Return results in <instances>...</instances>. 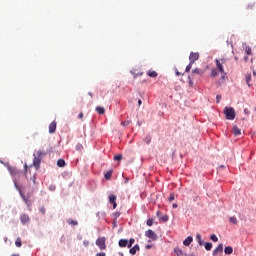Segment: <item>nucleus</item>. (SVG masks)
<instances>
[{"mask_svg": "<svg viewBox=\"0 0 256 256\" xmlns=\"http://www.w3.org/2000/svg\"><path fill=\"white\" fill-rule=\"evenodd\" d=\"M43 155H45L43 153V151L38 150L35 154H34V159H33V166L38 169L41 165V157H43Z\"/></svg>", "mask_w": 256, "mask_h": 256, "instance_id": "1", "label": "nucleus"}, {"mask_svg": "<svg viewBox=\"0 0 256 256\" xmlns=\"http://www.w3.org/2000/svg\"><path fill=\"white\" fill-rule=\"evenodd\" d=\"M224 115L228 121H233L235 119V108L233 107H225L224 108Z\"/></svg>", "mask_w": 256, "mask_h": 256, "instance_id": "2", "label": "nucleus"}, {"mask_svg": "<svg viewBox=\"0 0 256 256\" xmlns=\"http://www.w3.org/2000/svg\"><path fill=\"white\" fill-rule=\"evenodd\" d=\"M96 245L99 247L101 251H104V249H107V245L105 244V237H99L96 240Z\"/></svg>", "mask_w": 256, "mask_h": 256, "instance_id": "3", "label": "nucleus"}, {"mask_svg": "<svg viewBox=\"0 0 256 256\" xmlns=\"http://www.w3.org/2000/svg\"><path fill=\"white\" fill-rule=\"evenodd\" d=\"M221 255H223V244H219L213 251V256H221Z\"/></svg>", "mask_w": 256, "mask_h": 256, "instance_id": "4", "label": "nucleus"}, {"mask_svg": "<svg viewBox=\"0 0 256 256\" xmlns=\"http://www.w3.org/2000/svg\"><path fill=\"white\" fill-rule=\"evenodd\" d=\"M199 60V53H194V52H191L190 53V56H189V61L190 63H195V61H198Z\"/></svg>", "mask_w": 256, "mask_h": 256, "instance_id": "5", "label": "nucleus"}, {"mask_svg": "<svg viewBox=\"0 0 256 256\" xmlns=\"http://www.w3.org/2000/svg\"><path fill=\"white\" fill-rule=\"evenodd\" d=\"M146 237L149 239H152V241H155L157 239V234L153 232V230H148L145 232Z\"/></svg>", "mask_w": 256, "mask_h": 256, "instance_id": "6", "label": "nucleus"}, {"mask_svg": "<svg viewBox=\"0 0 256 256\" xmlns=\"http://www.w3.org/2000/svg\"><path fill=\"white\" fill-rule=\"evenodd\" d=\"M117 196L110 195L109 196V202L113 204V209H117Z\"/></svg>", "mask_w": 256, "mask_h": 256, "instance_id": "7", "label": "nucleus"}, {"mask_svg": "<svg viewBox=\"0 0 256 256\" xmlns=\"http://www.w3.org/2000/svg\"><path fill=\"white\" fill-rule=\"evenodd\" d=\"M20 221H21V223H22L23 225L29 223V221H30L29 215H27V214H22V215L20 216Z\"/></svg>", "mask_w": 256, "mask_h": 256, "instance_id": "8", "label": "nucleus"}, {"mask_svg": "<svg viewBox=\"0 0 256 256\" xmlns=\"http://www.w3.org/2000/svg\"><path fill=\"white\" fill-rule=\"evenodd\" d=\"M8 171L10 173V175L15 176V175H19V170H17V168L13 167V166H8Z\"/></svg>", "mask_w": 256, "mask_h": 256, "instance_id": "9", "label": "nucleus"}, {"mask_svg": "<svg viewBox=\"0 0 256 256\" xmlns=\"http://www.w3.org/2000/svg\"><path fill=\"white\" fill-rule=\"evenodd\" d=\"M157 217H159L160 221H162L163 223H167V221H169V216L168 215H163L161 216V212H157Z\"/></svg>", "mask_w": 256, "mask_h": 256, "instance_id": "10", "label": "nucleus"}, {"mask_svg": "<svg viewBox=\"0 0 256 256\" xmlns=\"http://www.w3.org/2000/svg\"><path fill=\"white\" fill-rule=\"evenodd\" d=\"M55 131H57V122L53 121L49 125V133H55Z\"/></svg>", "mask_w": 256, "mask_h": 256, "instance_id": "11", "label": "nucleus"}, {"mask_svg": "<svg viewBox=\"0 0 256 256\" xmlns=\"http://www.w3.org/2000/svg\"><path fill=\"white\" fill-rule=\"evenodd\" d=\"M243 50L245 51L246 55H252L251 47L247 45V43L243 44Z\"/></svg>", "mask_w": 256, "mask_h": 256, "instance_id": "12", "label": "nucleus"}, {"mask_svg": "<svg viewBox=\"0 0 256 256\" xmlns=\"http://www.w3.org/2000/svg\"><path fill=\"white\" fill-rule=\"evenodd\" d=\"M216 62V67L220 73H225V69L223 68V65L219 60H215Z\"/></svg>", "mask_w": 256, "mask_h": 256, "instance_id": "13", "label": "nucleus"}, {"mask_svg": "<svg viewBox=\"0 0 256 256\" xmlns=\"http://www.w3.org/2000/svg\"><path fill=\"white\" fill-rule=\"evenodd\" d=\"M191 243H193V237L188 236L184 241H183V245H185V247H189V245H191Z\"/></svg>", "mask_w": 256, "mask_h": 256, "instance_id": "14", "label": "nucleus"}, {"mask_svg": "<svg viewBox=\"0 0 256 256\" xmlns=\"http://www.w3.org/2000/svg\"><path fill=\"white\" fill-rule=\"evenodd\" d=\"M95 111L98 113V115H105V108L101 106H97L95 108Z\"/></svg>", "mask_w": 256, "mask_h": 256, "instance_id": "15", "label": "nucleus"}, {"mask_svg": "<svg viewBox=\"0 0 256 256\" xmlns=\"http://www.w3.org/2000/svg\"><path fill=\"white\" fill-rule=\"evenodd\" d=\"M174 253L177 256H183V255L187 256V254L183 253V250H181V248H179V247L174 248Z\"/></svg>", "mask_w": 256, "mask_h": 256, "instance_id": "16", "label": "nucleus"}, {"mask_svg": "<svg viewBox=\"0 0 256 256\" xmlns=\"http://www.w3.org/2000/svg\"><path fill=\"white\" fill-rule=\"evenodd\" d=\"M128 243H129V240H127V239H121V240L119 241V247H127Z\"/></svg>", "mask_w": 256, "mask_h": 256, "instance_id": "17", "label": "nucleus"}, {"mask_svg": "<svg viewBox=\"0 0 256 256\" xmlns=\"http://www.w3.org/2000/svg\"><path fill=\"white\" fill-rule=\"evenodd\" d=\"M104 177H105V179H106L107 181H109V180L111 179V177H113V170H110V171L106 172V173L104 174Z\"/></svg>", "mask_w": 256, "mask_h": 256, "instance_id": "18", "label": "nucleus"}, {"mask_svg": "<svg viewBox=\"0 0 256 256\" xmlns=\"http://www.w3.org/2000/svg\"><path fill=\"white\" fill-rule=\"evenodd\" d=\"M137 251H139V245H135L133 248H131L130 250H129V253L131 254V255H135V253H137Z\"/></svg>", "mask_w": 256, "mask_h": 256, "instance_id": "19", "label": "nucleus"}, {"mask_svg": "<svg viewBox=\"0 0 256 256\" xmlns=\"http://www.w3.org/2000/svg\"><path fill=\"white\" fill-rule=\"evenodd\" d=\"M224 253L225 255H231L233 253V247L231 246L225 247Z\"/></svg>", "mask_w": 256, "mask_h": 256, "instance_id": "20", "label": "nucleus"}, {"mask_svg": "<svg viewBox=\"0 0 256 256\" xmlns=\"http://www.w3.org/2000/svg\"><path fill=\"white\" fill-rule=\"evenodd\" d=\"M233 134L237 137L238 135H241V129L239 127L234 126L233 127Z\"/></svg>", "mask_w": 256, "mask_h": 256, "instance_id": "21", "label": "nucleus"}, {"mask_svg": "<svg viewBox=\"0 0 256 256\" xmlns=\"http://www.w3.org/2000/svg\"><path fill=\"white\" fill-rule=\"evenodd\" d=\"M212 248H213V244L211 242H206L205 243L206 251H211Z\"/></svg>", "mask_w": 256, "mask_h": 256, "instance_id": "22", "label": "nucleus"}, {"mask_svg": "<svg viewBox=\"0 0 256 256\" xmlns=\"http://www.w3.org/2000/svg\"><path fill=\"white\" fill-rule=\"evenodd\" d=\"M57 165H58L59 167H65V160H64V159H59V160L57 161Z\"/></svg>", "mask_w": 256, "mask_h": 256, "instance_id": "23", "label": "nucleus"}, {"mask_svg": "<svg viewBox=\"0 0 256 256\" xmlns=\"http://www.w3.org/2000/svg\"><path fill=\"white\" fill-rule=\"evenodd\" d=\"M196 239H197L199 245L202 246L203 245V240L201 239V234H197Z\"/></svg>", "mask_w": 256, "mask_h": 256, "instance_id": "24", "label": "nucleus"}, {"mask_svg": "<svg viewBox=\"0 0 256 256\" xmlns=\"http://www.w3.org/2000/svg\"><path fill=\"white\" fill-rule=\"evenodd\" d=\"M67 223H68V225H74V226L79 225V223H78L77 221L71 220V219H69V220L67 221Z\"/></svg>", "mask_w": 256, "mask_h": 256, "instance_id": "25", "label": "nucleus"}, {"mask_svg": "<svg viewBox=\"0 0 256 256\" xmlns=\"http://www.w3.org/2000/svg\"><path fill=\"white\" fill-rule=\"evenodd\" d=\"M210 239H211L212 241H214V243H217V241H219V238H217V235H215V234H212V235L210 236Z\"/></svg>", "mask_w": 256, "mask_h": 256, "instance_id": "26", "label": "nucleus"}, {"mask_svg": "<svg viewBox=\"0 0 256 256\" xmlns=\"http://www.w3.org/2000/svg\"><path fill=\"white\" fill-rule=\"evenodd\" d=\"M15 245H16V247H21L22 243H21V238H20V237H18V238L16 239Z\"/></svg>", "mask_w": 256, "mask_h": 256, "instance_id": "27", "label": "nucleus"}, {"mask_svg": "<svg viewBox=\"0 0 256 256\" xmlns=\"http://www.w3.org/2000/svg\"><path fill=\"white\" fill-rule=\"evenodd\" d=\"M123 159V155L118 154L114 157V161H121Z\"/></svg>", "mask_w": 256, "mask_h": 256, "instance_id": "28", "label": "nucleus"}, {"mask_svg": "<svg viewBox=\"0 0 256 256\" xmlns=\"http://www.w3.org/2000/svg\"><path fill=\"white\" fill-rule=\"evenodd\" d=\"M246 83H247L248 87H251V84H249V83H251V74L246 76Z\"/></svg>", "mask_w": 256, "mask_h": 256, "instance_id": "29", "label": "nucleus"}, {"mask_svg": "<svg viewBox=\"0 0 256 256\" xmlns=\"http://www.w3.org/2000/svg\"><path fill=\"white\" fill-rule=\"evenodd\" d=\"M149 77H157V72L155 71H149L148 72Z\"/></svg>", "mask_w": 256, "mask_h": 256, "instance_id": "30", "label": "nucleus"}, {"mask_svg": "<svg viewBox=\"0 0 256 256\" xmlns=\"http://www.w3.org/2000/svg\"><path fill=\"white\" fill-rule=\"evenodd\" d=\"M230 223H233L234 225H237V218L236 217H230Z\"/></svg>", "mask_w": 256, "mask_h": 256, "instance_id": "31", "label": "nucleus"}, {"mask_svg": "<svg viewBox=\"0 0 256 256\" xmlns=\"http://www.w3.org/2000/svg\"><path fill=\"white\" fill-rule=\"evenodd\" d=\"M192 67H193V63L190 62L189 65L186 67V73H189Z\"/></svg>", "mask_w": 256, "mask_h": 256, "instance_id": "32", "label": "nucleus"}, {"mask_svg": "<svg viewBox=\"0 0 256 256\" xmlns=\"http://www.w3.org/2000/svg\"><path fill=\"white\" fill-rule=\"evenodd\" d=\"M219 73H217V70H212L211 77H217Z\"/></svg>", "mask_w": 256, "mask_h": 256, "instance_id": "33", "label": "nucleus"}, {"mask_svg": "<svg viewBox=\"0 0 256 256\" xmlns=\"http://www.w3.org/2000/svg\"><path fill=\"white\" fill-rule=\"evenodd\" d=\"M147 225H148V227H151L153 225V219H148Z\"/></svg>", "mask_w": 256, "mask_h": 256, "instance_id": "34", "label": "nucleus"}, {"mask_svg": "<svg viewBox=\"0 0 256 256\" xmlns=\"http://www.w3.org/2000/svg\"><path fill=\"white\" fill-rule=\"evenodd\" d=\"M192 73H196L197 75H199L201 73V70L199 68H196L192 71Z\"/></svg>", "mask_w": 256, "mask_h": 256, "instance_id": "35", "label": "nucleus"}, {"mask_svg": "<svg viewBox=\"0 0 256 256\" xmlns=\"http://www.w3.org/2000/svg\"><path fill=\"white\" fill-rule=\"evenodd\" d=\"M83 245L84 247H89V240H84Z\"/></svg>", "mask_w": 256, "mask_h": 256, "instance_id": "36", "label": "nucleus"}, {"mask_svg": "<svg viewBox=\"0 0 256 256\" xmlns=\"http://www.w3.org/2000/svg\"><path fill=\"white\" fill-rule=\"evenodd\" d=\"M221 101V94H218L216 96V103H219Z\"/></svg>", "mask_w": 256, "mask_h": 256, "instance_id": "37", "label": "nucleus"}, {"mask_svg": "<svg viewBox=\"0 0 256 256\" xmlns=\"http://www.w3.org/2000/svg\"><path fill=\"white\" fill-rule=\"evenodd\" d=\"M169 201H175V194H171V195H170Z\"/></svg>", "mask_w": 256, "mask_h": 256, "instance_id": "38", "label": "nucleus"}, {"mask_svg": "<svg viewBox=\"0 0 256 256\" xmlns=\"http://www.w3.org/2000/svg\"><path fill=\"white\" fill-rule=\"evenodd\" d=\"M45 211H46V210H45V207H41V208H40V213H42V215H45Z\"/></svg>", "mask_w": 256, "mask_h": 256, "instance_id": "39", "label": "nucleus"}, {"mask_svg": "<svg viewBox=\"0 0 256 256\" xmlns=\"http://www.w3.org/2000/svg\"><path fill=\"white\" fill-rule=\"evenodd\" d=\"M14 185H15V187H16V189H17L18 191H21V188H19V186L17 185V181H15V180H14Z\"/></svg>", "mask_w": 256, "mask_h": 256, "instance_id": "40", "label": "nucleus"}, {"mask_svg": "<svg viewBox=\"0 0 256 256\" xmlns=\"http://www.w3.org/2000/svg\"><path fill=\"white\" fill-rule=\"evenodd\" d=\"M133 243H135V239H130L129 240V247H131V245H133Z\"/></svg>", "mask_w": 256, "mask_h": 256, "instance_id": "41", "label": "nucleus"}, {"mask_svg": "<svg viewBox=\"0 0 256 256\" xmlns=\"http://www.w3.org/2000/svg\"><path fill=\"white\" fill-rule=\"evenodd\" d=\"M76 149H78L79 151H81V150L83 149V146L78 144V145L76 146Z\"/></svg>", "mask_w": 256, "mask_h": 256, "instance_id": "42", "label": "nucleus"}, {"mask_svg": "<svg viewBox=\"0 0 256 256\" xmlns=\"http://www.w3.org/2000/svg\"><path fill=\"white\" fill-rule=\"evenodd\" d=\"M145 142L146 143H151V137H146Z\"/></svg>", "mask_w": 256, "mask_h": 256, "instance_id": "43", "label": "nucleus"}, {"mask_svg": "<svg viewBox=\"0 0 256 256\" xmlns=\"http://www.w3.org/2000/svg\"><path fill=\"white\" fill-rule=\"evenodd\" d=\"M78 119H83V112H80V113H79Z\"/></svg>", "mask_w": 256, "mask_h": 256, "instance_id": "44", "label": "nucleus"}, {"mask_svg": "<svg viewBox=\"0 0 256 256\" xmlns=\"http://www.w3.org/2000/svg\"><path fill=\"white\" fill-rule=\"evenodd\" d=\"M60 241H61V243H65V236H62V237L60 238Z\"/></svg>", "mask_w": 256, "mask_h": 256, "instance_id": "45", "label": "nucleus"}, {"mask_svg": "<svg viewBox=\"0 0 256 256\" xmlns=\"http://www.w3.org/2000/svg\"><path fill=\"white\" fill-rule=\"evenodd\" d=\"M96 256H105L104 252L97 253Z\"/></svg>", "mask_w": 256, "mask_h": 256, "instance_id": "46", "label": "nucleus"}, {"mask_svg": "<svg viewBox=\"0 0 256 256\" xmlns=\"http://www.w3.org/2000/svg\"><path fill=\"white\" fill-rule=\"evenodd\" d=\"M244 113H245V115H249V109L245 108Z\"/></svg>", "mask_w": 256, "mask_h": 256, "instance_id": "47", "label": "nucleus"}, {"mask_svg": "<svg viewBox=\"0 0 256 256\" xmlns=\"http://www.w3.org/2000/svg\"><path fill=\"white\" fill-rule=\"evenodd\" d=\"M121 125H129V122H125V121H123V122H121Z\"/></svg>", "mask_w": 256, "mask_h": 256, "instance_id": "48", "label": "nucleus"}, {"mask_svg": "<svg viewBox=\"0 0 256 256\" xmlns=\"http://www.w3.org/2000/svg\"><path fill=\"white\" fill-rule=\"evenodd\" d=\"M22 199L23 201H25L26 204H28L27 198H25L23 195H22Z\"/></svg>", "mask_w": 256, "mask_h": 256, "instance_id": "49", "label": "nucleus"}, {"mask_svg": "<svg viewBox=\"0 0 256 256\" xmlns=\"http://www.w3.org/2000/svg\"><path fill=\"white\" fill-rule=\"evenodd\" d=\"M172 207H173V209H177V207H178L177 203H174V204L172 205Z\"/></svg>", "mask_w": 256, "mask_h": 256, "instance_id": "50", "label": "nucleus"}, {"mask_svg": "<svg viewBox=\"0 0 256 256\" xmlns=\"http://www.w3.org/2000/svg\"><path fill=\"white\" fill-rule=\"evenodd\" d=\"M142 101L141 99L138 100V106L141 107Z\"/></svg>", "mask_w": 256, "mask_h": 256, "instance_id": "51", "label": "nucleus"}, {"mask_svg": "<svg viewBox=\"0 0 256 256\" xmlns=\"http://www.w3.org/2000/svg\"><path fill=\"white\" fill-rule=\"evenodd\" d=\"M151 244L146 245V249H151Z\"/></svg>", "mask_w": 256, "mask_h": 256, "instance_id": "52", "label": "nucleus"}, {"mask_svg": "<svg viewBox=\"0 0 256 256\" xmlns=\"http://www.w3.org/2000/svg\"><path fill=\"white\" fill-rule=\"evenodd\" d=\"M54 189H55V186H50L51 191H54Z\"/></svg>", "mask_w": 256, "mask_h": 256, "instance_id": "53", "label": "nucleus"}, {"mask_svg": "<svg viewBox=\"0 0 256 256\" xmlns=\"http://www.w3.org/2000/svg\"><path fill=\"white\" fill-rule=\"evenodd\" d=\"M244 61H249V57L245 56Z\"/></svg>", "mask_w": 256, "mask_h": 256, "instance_id": "54", "label": "nucleus"}, {"mask_svg": "<svg viewBox=\"0 0 256 256\" xmlns=\"http://www.w3.org/2000/svg\"><path fill=\"white\" fill-rule=\"evenodd\" d=\"M31 179H32L33 183H35V180H36L35 176H33Z\"/></svg>", "mask_w": 256, "mask_h": 256, "instance_id": "55", "label": "nucleus"}, {"mask_svg": "<svg viewBox=\"0 0 256 256\" xmlns=\"http://www.w3.org/2000/svg\"><path fill=\"white\" fill-rule=\"evenodd\" d=\"M88 95H89L90 97H93V93H91V92H89Z\"/></svg>", "mask_w": 256, "mask_h": 256, "instance_id": "56", "label": "nucleus"}, {"mask_svg": "<svg viewBox=\"0 0 256 256\" xmlns=\"http://www.w3.org/2000/svg\"><path fill=\"white\" fill-rule=\"evenodd\" d=\"M222 79H225V73H222Z\"/></svg>", "mask_w": 256, "mask_h": 256, "instance_id": "57", "label": "nucleus"}, {"mask_svg": "<svg viewBox=\"0 0 256 256\" xmlns=\"http://www.w3.org/2000/svg\"><path fill=\"white\" fill-rule=\"evenodd\" d=\"M25 171H27V164L24 165Z\"/></svg>", "mask_w": 256, "mask_h": 256, "instance_id": "58", "label": "nucleus"}, {"mask_svg": "<svg viewBox=\"0 0 256 256\" xmlns=\"http://www.w3.org/2000/svg\"><path fill=\"white\" fill-rule=\"evenodd\" d=\"M221 61H222V63H225V60H224V59H222Z\"/></svg>", "mask_w": 256, "mask_h": 256, "instance_id": "59", "label": "nucleus"}, {"mask_svg": "<svg viewBox=\"0 0 256 256\" xmlns=\"http://www.w3.org/2000/svg\"><path fill=\"white\" fill-rule=\"evenodd\" d=\"M253 75H254V76L256 75V72H255V71H253Z\"/></svg>", "mask_w": 256, "mask_h": 256, "instance_id": "60", "label": "nucleus"}, {"mask_svg": "<svg viewBox=\"0 0 256 256\" xmlns=\"http://www.w3.org/2000/svg\"><path fill=\"white\" fill-rule=\"evenodd\" d=\"M176 75H179V72H177Z\"/></svg>", "mask_w": 256, "mask_h": 256, "instance_id": "61", "label": "nucleus"}]
</instances>
